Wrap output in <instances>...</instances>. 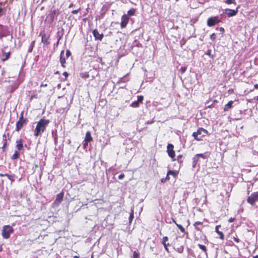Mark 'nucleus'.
<instances>
[{
	"label": "nucleus",
	"instance_id": "obj_32",
	"mask_svg": "<svg viewBox=\"0 0 258 258\" xmlns=\"http://www.w3.org/2000/svg\"><path fill=\"white\" fill-rule=\"evenodd\" d=\"M168 240V237L167 236H164L162 239L161 243L162 244H167V241Z\"/></svg>",
	"mask_w": 258,
	"mask_h": 258
},
{
	"label": "nucleus",
	"instance_id": "obj_58",
	"mask_svg": "<svg viewBox=\"0 0 258 258\" xmlns=\"http://www.w3.org/2000/svg\"><path fill=\"white\" fill-rule=\"evenodd\" d=\"M219 231H220L219 230V229H218V228L215 227V232L217 233Z\"/></svg>",
	"mask_w": 258,
	"mask_h": 258
},
{
	"label": "nucleus",
	"instance_id": "obj_10",
	"mask_svg": "<svg viewBox=\"0 0 258 258\" xmlns=\"http://www.w3.org/2000/svg\"><path fill=\"white\" fill-rule=\"evenodd\" d=\"M239 6L238 5L235 10L226 9L225 10V14L228 17H231L236 16L238 12Z\"/></svg>",
	"mask_w": 258,
	"mask_h": 258
},
{
	"label": "nucleus",
	"instance_id": "obj_18",
	"mask_svg": "<svg viewBox=\"0 0 258 258\" xmlns=\"http://www.w3.org/2000/svg\"><path fill=\"white\" fill-rule=\"evenodd\" d=\"M16 148L17 150L21 151L24 148L23 140L22 139L17 140L16 141Z\"/></svg>",
	"mask_w": 258,
	"mask_h": 258
},
{
	"label": "nucleus",
	"instance_id": "obj_44",
	"mask_svg": "<svg viewBox=\"0 0 258 258\" xmlns=\"http://www.w3.org/2000/svg\"><path fill=\"white\" fill-rule=\"evenodd\" d=\"M10 176H11V175H9L7 173H6V174L0 173V177L7 176L9 178V177H10Z\"/></svg>",
	"mask_w": 258,
	"mask_h": 258
},
{
	"label": "nucleus",
	"instance_id": "obj_33",
	"mask_svg": "<svg viewBox=\"0 0 258 258\" xmlns=\"http://www.w3.org/2000/svg\"><path fill=\"white\" fill-rule=\"evenodd\" d=\"M134 217V211L132 210L129 216V221L131 223Z\"/></svg>",
	"mask_w": 258,
	"mask_h": 258
},
{
	"label": "nucleus",
	"instance_id": "obj_9",
	"mask_svg": "<svg viewBox=\"0 0 258 258\" xmlns=\"http://www.w3.org/2000/svg\"><path fill=\"white\" fill-rule=\"evenodd\" d=\"M130 17L127 15L123 14L121 17L120 27L121 29L125 28L129 22Z\"/></svg>",
	"mask_w": 258,
	"mask_h": 258
},
{
	"label": "nucleus",
	"instance_id": "obj_4",
	"mask_svg": "<svg viewBox=\"0 0 258 258\" xmlns=\"http://www.w3.org/2000/svg\"><path fill=\"white\" fill-rule=\"evenodd\" d=\"M27 123V119L24 118L23 112H22L19 120L16 122L15 131L19 132L23 127V126L26 125Z\"/></svg>",
	"mask_w": 258,
	"mask_h": 258
},
{
	"label": "nucleus",
	"instance_id": "obj_39",
	"mask_svg": "<svg viewBox=\"0 0 258 258\" xmlns=\"http://www.w3.org/2000/svg\"><path fill=\"white\" fill-rule=\"evenodd\" d=\"M15 175H11L10 177H9V179L11 180V183H13L15 181Z\"/></svg>",
	"mask_w": 258,
	"mask_h": 258
},
{
	"label": "nucleus",
	"instance_id": "obj_47",
	"mask_svg": "<svg viewBox=\"0 0 258 258\" xmlns=\"http://www.w3.org/2000/svg\"><path fill=\"white\" fill-rule=\"evenodd\" d=\"M235 220V218L231 217L229 219L228 222L229 223L233 222Z\"/></svg>",
	"mask_w": 258,
	"mask_h": 258
},
{
	"label": "nucleus",
	"instance_id": "obj_60",
	"mask_svg": "<svg viewBox=\"0 0 258 258\" xmlns=\"http://www.w3.org/2000/svg\"><path fill=\"white\" fill-rule=\"evenodd\" d=\"M84 77H86V78H88L89 77V75L88 74H87L86 75H85Z\"/></svg>",
	"mask_w": 258,
	"mask_h": 258
},
{
	"label": "nucleus",
	"instance_id": "obj_49",
	"mask_svg": "<svg viewBox=\"0 0 258 258\" xmlns=\"http://www.w3.org/2000/svg\"><path fill=\"white\" fill-rule=\"evenodd\" d=\"M61 36H59V37L57 39V41L56 43V46H58V45L59 44V42L60 40L61 39Z\"/></svg>",
	"mask_w": 258,
	"mask_h": 258
},
{
	"label": "nucleus",
	"instance_id": "obj_46",
	"mask_svg": "<svg viewBox=\"0 0 258 258\" xmlns=\"http://www.w3.org/2000/svg\"><path fill=\"white\" fill-rule=\"evenodd\" d=\"M89 142H87V141H84V143H83V148L84 149H85L87 148V147L88 146V143Z\"/></svg>",
	"mask_w": 258,
	"mask_h": 258
},
{
	"label": "nucleus",
	"instance_id": "obj_11",
	"mask_svg": "<svg viewBox=\"0 0 258 258\" xmlns=\"http://www.w3.org/2000/svg\"><path fill=\"white\" fill-rule=\"evenodd\" d=\"M205 159L206 156L204 154H197L192 158V166L195 167L199 161L200 158Z\"/></svg>",
	"mask_w": 258,
	"mask_h": 258
},
{
	"label": "nucleus",
	"instance_id": "obj_14",
	"mask_svg": "<svg viewBox=\"0 0 258 258\" xmlns=\"http://www.w3.org/2000/svg\"><path fill=\"white\" fill-rule=\"evenodd\" d=\"M8 34L7 27L0 24V38L6 37Z\"/></svg>",
	"mask_w": 258,
	"mask_h": 258
},
{
	"label": "nucleus",
	"instance_id": "obj_57",
	"mask_svg": "<svg viewBox=\"0 0 258 258\" xmlns=\"http://www.w3.org/2000/svg\"><path fill=\"white\" fill-rule=\"evenodd\" d=\"M254 88L255 89H258V84H255L254 85Z\"/></svg>",
	"mask_w": 258,
	"mask_h": 258
},
{
	"label": "nucleus",
	"instance_id": "obj_64",
	"mask_svg": "<svg viewBox=\"0 0 258 258\" xmlns=\"http://www.w3.org/2000/svg\"><path fill=\"white\" fill-rule=\"evenodd\" d=\"M74 258H79L78 256L75 255L74 256Z\"/></svg>",
	"mask_w": 258,
	"mask_h": 258
},
{
	"label": "nucleus",
	"instance_id": "obj_37",
	"mask_svg": "<svg viewBox=\"0 0 258 258\" xmlns=\"http://www.w3.org/2000/svg\"><path fill=\"white\" fill-rule=\"evenodd\" d=\"M163 245H164L165 250L167 252H169V250L168 246L170 245V244L169 243H167V244H163Z\"/></svg>",
	"mask_w": 258,
	"mask_h": 258
},
{
	"label": "nucleus",
	"instance_id": "obj_24",
	"mask_svg": "<svg viewBox=\"0 0 258 258\" xmlns=\"http://www.w3.org/2000/svg\"><path fill=\"white\" fill-rule=\"evenodd\" d=\"M20 151H18V150H16L14 153V154L12 156V157H11V159L12 160H16V159H17L19 158L20 157Z\"/></svg>",
	"mask_w": 258,
	"mask_h": 258
},
{
	"label": "nucleus",
	"instance_id": "obj_15",
	"mask_svg": "<svg viewBox=\"0 0 258 258\" xmlns=\"http://www.w3.org/2000/svg\"><path fill=\"white\" fill-rule=\"evenodd\" d=\"M92 33L95 40L101 41L104 37L103 34H100L97 29L94 30Z\"/></svg>",
	"mask_w": 258,
	"mask_h": 258
},
{
	"label": "nucleus",
	"instance_id": "obj_23",
	"mask_svg": "<svg viewBox=\"0 0 258 258\" xmlns=\"http://www.w3.org/2000/svg\"><path fill=\"white\" fill-rule=\"evenodd\" d=\"M93 141V138L91 136L90 131H87L86 133L84 141L91 142Z\"/></svg>",
	"mask_w": 258,
	"mask_h": 258
},
{
	"label": "nucleus",
	"instance_id": "obj_26",
	"mask_svg": "<svg viewBox=\"0 0 258 258\" xmlns=\"http://www.w3.org/2000/svg\"><path fill=\"white\" fill-rule=\"evenodd\" d=\"M136 10L134 8H132L130 10L127 11V16L130 17V16H134L136 13Z\"/></svg>",
	"mask_w": 258,
	"mask_h": 258
},
{
	"label": "nucleus",
	"instance_id": "obj_38",
	"mask_svg": "<svg viewBox=\"0 0 258 258\" xmlns=\"http://www.w3.org/2000/svg\"><path fill=\"white\" fill-rule=\"evenodd\" d=\"M216 35L215 34V33H212L211 35H210V38L212 40V41H215V39H216Z\"/></svg>",
	"mask_w": 258,
	"mask_h": 258
},
{
	"label": "nucleus",
	"instance_id": "obj_48",
	"mask_svg": "<svg viewBox=\"0 0 258 258\" xmlns=\"http://www.w3.org/2000/svg\"><path fill=\"white\" fill-rule=\"evenodd\" d=\"M124 177V174H120L119 176H118V178L119 179H122V178H123Z\"/></svg>",
	"mask_w": 258,
	"mask_h": 258
},
{
	"label": "nucleus",
	"instance_id": "obj_43",
	"mask_svg": "<svg viewBox=\"0 0 258 258\" xmlns=\"http://www.w3.org/2000/svg\"><path fill=\"white\" fill-rule=\"evenodd\" d=\"M71 55V52L70 50H67L66 51V57L68 58Z\"/></svg>",
	"mask_w": 258,
	"mask_h": 258
},
{
	"label": "nucleus",
	"instance_id": "obj_30",
	"mask_svg": "<svg viewBox=\"0 0 258 258\" xmlns=\"http://www.w3.org/2000/svg\"><path fill=\"white\" fill-rule=\"evenodd\" d=\"M132 258H140L139 252L134 251Z\"/></svg>",
	"mask_w": 258,
	"mask_h": 258
},
{
	"label": "nucleus",
	"instance_id": "obj_55",
	"mask_svg": "<svg viewBox=\"0 0 258 258\" xmlns=\"http://www.w3.org/2000/svg\"><path fill=\"white\" fill-rule=\"evenodd\" d=\"M228 92L229 93H233L234 92V90L233 89H229L228 90Z\"/></svg>",
	"mask_w": 258,
	"mask_h": 258
},
{
	"label": "nucleus",
	"instance_id": "obj_22",
	"mask_svg": "<svg viewBox=\"0 0 258 258\" xmlns=\"http://www.w3.org/2000/svg\"><path fill=\"white\" fill-rule=\"evenodd\" d=\"M203 222L201 221H197L193 224L196 230L202 231V228L199 227V225L203 226Z\"/></svg>",
	"mask_w": 258,
	"mask_h": 258
},
{
	"label": "nucleus",
	"instance_id": "obj_5",
	"mask_svg": "<svg viewBox=\"0 0 258 258\" xmlns=\"http://www.w3.org/2000/svg\"><path fill=\"white\" fill-rule=\"evenodd\" d=\"M247 202L251 206L255 205L256 202H258V191L251 193L247 198Z\"/></svg>",
	"mask_w": 258,
	"mask_h": 258
},
{
	"label": "nucleus",
	"instance_id": "obj_61",
	"mask_svg": "<svg viewBox=\"0 0 258 258\" xmlns=\"http://www.w3.org/2000/svg\"><path fill=\"white\" fill-rule=\"evenodd\" d=\"M73 6V4H72H72H71L69 5V8H71V7H72Z\"/></svg>",
	"mask_w": 258,
	"mask_h": 258
},
{
	"label": "nucleus",
	"instance_id": "obj_28",
	"mask_svg": "<svg viewBox=\"0 0 258 258\" xmlns=\"http://www.w3.org/2000/svg\"><path fill=\"white\" fill-rule=\"evenodd\" d=\"M182 157H183V155L182 154H179L177 156V158L176 159V160H177L179 163L182 164V163H183V160L182 159Z\"/></svg>",
	"mask_w": 258,
	"mask_h": 258
},
{
	"label": "nucleus",
	"instance_id": "obj_2",
	"mask_svg": "<svg viewBox=\"0 0 258 258\" xmlns=\"http://www.w3.org/2000/svg\"><path fill=\"white\" fill-rule=\"evenodd\" d=\"M208 134V132L203 127H200L197 132L192 133V137L198 141H201Z\"/></svg>",
	"mask_w": 258,
	"mask_h": 258
},
{
	"label": "nucleus",
	"instance_id": "obj_27",
	"mask_svg": "<svg viewBox=\"0 0 258 258\" xmlns=\"http://www.w3.org/2000/svg\"><path fill=\"white\" fill-rule=\"evenodd\" d=\"M199 247L207 255V249L205 245L201 244H198Z\"/></svg>",
	"mask_w": 258,
	"mask_h": 258
},
{
	"label": "nucleus",
	"instance_id": "obj_63",
	"mask_svg": "<svg viewBox=\"0 0 258 258\" xmlns=\"http://www.w3.org/2000/svg\"><path fill=\"white\" fill-rule=\"evenodd\" d=\"M253 258H258V255L253 256Z\"/></svg>",
	"mask_w": 258,
	"mask_h": 258
},
{
	"label": "nucleus",
	"instance_id": "obj_62",
	"mask_svg": "<svg viewBox=\"0 0 258 258\" xmlns=\"http://www.w3.org/2000/svg\"><path fill=\"white\" fill-rule=\"evenodd\" d=\"M55 74H59V71H56L55 73Z\"/></svg>",
	"mask_w": 258,
	"mask_h": 258
},
{
	"label": "nucleus",
	"instance_id": "obj_35",
	"mask_svg": "<svg viewBox=\"0 0 258 258\" xmlns=\"http://www.w3.org/2000/svg\"><path fill=\"white\" fill-rule=\"evenodd\" d=\"M7 146H8V143L7 142L4 143L3 146L2 148V151L3 152H5L6 151V148L7 147Z\"/></svg>",
	"mask_w": 258,
	"mask_h": 258
},
{
	"label": "nucleus",
	"instance_id": "obj_29",
	"mask_svg": "<svg viewBox=\"0 0 258 258\" xmlns=\"http://www.w3.org/2000/svg\"><path fill=\"white\" fill-rule=\"evenodd\" d=\"M225 3L227 5H230V4L236 5V2L235 0H226L225 1Z\"/></svg>",
	"mask_w": 258,
	"mask_h": 258
},
{
	"label": "nucleus",
	"instance_id": "obj_17",
	"mask_svg": "<svg viewBox=\"0 0 258 258\" xmlns=\"http://www.w3.org/2000/svg\"><path fill=\"white\" fill-rule=\"evenodd\" d=\"M63 192H61L60 193L57 194L56 195V199L54 201V203L57 205L59 204L63 200Z\"/></svg>",
	"mask_w": 258,
	"mask_h": 258
},
{
	"label": "nucleus",
	"instance_id": "obj_45",
	"mask_svg": "<svg viewBox=\"0 0 258 258\" xmlns=\"http://www.w3.org/2000/svg\"><path fill=\"white\" fill-rule=\"evenodd\" d=\"M10 176H11V175H9L7 173H6V174L0 173V177L7 176L9 178V177H10Z\"/></svg>",
	"mask_w": 258,
	"mask_h": 258
},
{
	"label": "nucleus",
	"instance_id": "obj_7",
	"mask_svg": "<svg viewBox=\"0 0 258 258\" xmlns=\"http://www.w3.org/2000/svg\"><path fill=\"white\" fill-rule=\"evenodd\" d=\"M59 14V11L58 9H54L50 11L47 16L46 19H48L50 23L53 22L55 18Z\"/></svg>",
	"mask_w": 258,
	"mask_h": 258
},
{
	"label": "nucleus",
	"instance_id": "obj_50",
	"mask_svg": "<svg viewBox=\"0 0 258 258\" xmlns=\"http://www.w3.org/2000/svg\"><path fill=\"white\" fill-rule=\"evenodd\" d=\"M169 175H170V174H168V173H167V175H166V176L165 178V180H166L167 181L170 180Z\"/></svg>",
	"mask_w": 258,
	"mask_h": 258
},
{
	"label": "nucleus",
	"instance_id": "obj_1",
	"mask_svg": "<svg viewBox=\"0 0 258 258\" xmlns=\"http://www.w3.org/2000/svg\"><path fill=\"white\" fill-rule=\"evenodd\" d=\"M49 123L48 119H46L43 118L40 119L37 122L36 128L34 131V136L38 137L43 133L46 128V126Z\"/></svg>",
	"mask_w": 258,
	"mask_h": 258
},
{
	"label": "nucleus",
	"instance_id": "obj_20",
	"mask_svg": "<svg viewBox=\"0 0 258 258\" xmlns=\"http://www.w3.org/2000/svg\"><path fill=\"white\" fill-rule=\"evenodd\" d=\"M233 101H229L226 104L224 105L223 110L227 111L229 109H231L233 107Z\"/></svg>",
	"mask_w": 258,
	"mask_h": 258
},
{
	"label": "nucleus",
	"instance_id": "obj_13",
	"mask_svg": "<svg viewBox=\"0 0 258 258\" xmlns=\"http://www.w3.org/2000/svg\"><path fill=\"white\" fill-rule=\"evenodd\" d=\"M144 100V97L142 95L138 96V100L137 101H135L132 103L130 106L134 108H136L139 107V103H142Z\"/></svg>",
	"mask_w": 258,
	"mask_h": 258
},
{
	"label": "nucleus",
	"instance_id": "obj_40",
	"mask_svg": "<svg viewBox=\"0 0 258 258\" xmlns=\"http://www.w3.org/2000/svg\"><path fill=\"white\" fill-rule=\"evenodd\" d=\"M187 68L186 67H181L180 69V71L181 72V73L182 74L183 73H185V72L186 71Z\"/></svg>",
	"mask_w": 258,
	"mask_h": 258
},
{
	"label": "nucleus",
	"instance_id": "obj_25",
	"mask_svg": "<svg viewBox=\"0 0 258 258\" xmlns=\"http://www.w3.org/2000/svg\"><path fill=\"white\" fill-rule=\"evenodd\" d=\"M168 174H170V175H172L174 178H176L178 174V171L169 170L168 171Z\"/></svg>",
	"mask_w": 258,
	"mask_h": 258
},
{
	"label": "nucleus",
	"instance_id": "obj_54",
	"mask_svg": "<svg viewBox=\"0 0 258 258\" xmlns=\"http://www.w3.org/2000/svg\"><path fill=\"white\" fill-rule=\"evenodd\" d=\"M219 30L222 33H224V32L225 31L224 28H223V27H220Z\"/></svg>",
	"mask_w": 258,
	"mask_h": 258
},
{
	"label": "nucleus",
	"instance_id": "obj_41",
	"mask_svg": "<svg viewBox=\"0 0 258 258\" xmlns=\"http://www.w3.org/2000/svg\"><path fill=\"white\" fill-rule=\"evenodd\" d=\"M81 11V8H79L77 10H73L72 12V13L73 14H77V13H78L80 11Z\"/></svg>",
	"mask_w": 258,
	"mask_h": 258
},
{
	"label": "nucleus",
	"instance_id": "obj_6",
	"mask_svg": "<svg viewBox=\"0 0 258 258\" xmlns=\"http://www.w3.org/2000/svg\"><path fill=\"white\" fill-rule=\"evenodd\" d=\"M167 153L172 161H176L175 153L174 150V146L172 144H168L167 146Z\"/></svg>",
	"mask_w": 258,
	"mask_h": 258
},
{
	"label": "nucleus",
	"instance_id": "obj_56",
	"mask_svg": "<svg viewBox=\"0 0 258 258\" xmlns=\"http://www.w3.org/2000/svg\"><path fill=\"white\" fill-rule=\"evenodd\" d=\"M206 54L210 56V55H211V50H208V51L206 53Z\"/></svg>",
	"mask_w": 258,
	"mask_h": 258
},
{
	"label": "nucleus",
	"instance_id": "obj_34",
	"mask_svg": "<svg viewBox=\"0 0 258 258\" xmlns=\"http://www.w3.org/2000/svg\"><path fill=\"white\" fill-rule=\"evenodd\" d=\"M217 234L220 236L219 238L220 239L222 240L224 239V235L222 231H220L217 233Z\"/></svg>",
	"mask_w": 258,
	"mask_h": 258
},
{
	"label": "nucleus",
	"instance_id": "obj_16",
	"mask_svg": "<svg viewBox=\"0 0 258 258\" xmlns=\"http://www.w3.org/2000/svg\"><path fill=\"white\" fill-rule=\"evenodd\" d=\"M64 50H62L61 51L60 54L59 61H60V62L61 67H63V68H66L65 64H66V59L67 58L64 56Z\"/></svg>",
	"mask_w": 258,
	"mask_h": 258
},
{
	"label": "nucleus",
	"instance_id": "obj_36",
	"mask_svg": "<svg viewBox=\"0 0 258 258\" xmlns=\"http://www.w3.org/2000/svg\"><path fill=\"white\" fill-rule=\"evenodd\" d=\"M232 239L234 241H235L236 243H239L240 242V239L238 238L237 235L235 236H233Z\"/></svg>",
	"mask_w": 258,
	"mask_h": 258
},
{
	"label": "nucleus",
	"instance_id": "obj_31",
	"mask_svg": "<svg viewBox=\"0 0 258 258\" xmlns=\"http://www.w3.org/2000/svg\"><path fill=\"white\" fill-rule=\"evenodd\" d=\"M35 41H33L31 43V45H30V46L29 48V50H28V52H31L32 51V50L33 49V47H34L35 46Z\"/></svg>",
	"mask_w": 258,
	"mask_h": 258
},
{
	"label": "nucleus",
	"instance_id": "obj_19",
	"mask_svg": "<svg viewBox=\"0 0 258 258\" xmlns=\"http://www.w3.org/2000/svg\"><path fill=\"white\" fill-rule=\"evenodd\" d=\"M10 56V52H2L1 54V59L3 61L7 60Z\"/></svg>",
	"mask_w": 258,
	"mask_h": 258
},
{
	"label": "nucleus",
	"instance_id": "obj_42",
	"mask_svg": "<svg viewBox=\"0 0 258 258\" xmlns=\"http://www.w3.org/2000/svg\"><path fill=\"white\" fill-rule=\"evenodd\" d=\"M3 142L4 143L7 142V136H6V135L5 134H4L3 135Z\"/></svg>",
	"mask_w": 258,
	"mask_h": 258
},
{
	"label": "nucleus",
	"instance_id": "obj_59",
	"mask_svg": "<svg viewBox=\"0 0 258 258\" xmlns=\"http://www.w3.org/2000/svg\"><path fill=\"white\" fill-rule=\"evenodd\" d=\"M215 227L218 228V229H219L220 227H221V225H217Z\"/></svg>",
	"mask_w": 258,
	"mask_h": 258
},
{
	"label": "nucleus",
	"instance_id": "obj_8",
	"mask_svg": "<svg viewBox=\"0 0 258 258\" xmlns=\"http://www.w3.org/2000/svg\"><path fill=\"white\" fill-rule=\"evenodd\" d=\"M220 22L221 20L219 19L218 16H214L209 18L207 20V24L209 27H212Z\"/></svg>",
	"mask_w": 258,
	"mask_h": 258
},
{
	"label": "nucleus",
	"instance_id": "obj_52",
	"mask_svg": "<svg viewBox=\"0 0 258 258\" xmlns=\"http://www.w3.org/2000/svg\"><path fill=\"white\" fill-rule=\"evenodd\" d=\"M47 84H43V83H42L40 85V87H47Z\"/></svg>",
	"mask_w": 258,
	"mask_h": 258
},
{
	"label": "nucleus",
	"instance_id": "obj_3",
	"mask_svg": "<svg viewBox=\"0 0 258 258\" xmlns=\"http://www.w3.org/2000/svg\"><path fill=\"white\" fill-rule=\"evenodd\" d=\"M14 231L13 228L9 225H5L3 226L2 230V235L4 239H9L11 234Z\"/></svg>",
	"mask_w": 258,
	"mask_h": 258
},
{
	"label": "nucleus",
	"instance_id": "obj_53",
	"mask_svg": "<svg viewBox=\"0 0 258 258\" xmlns=\"http://www.w3.org/2000/svg\"><path fill=\"white\" fill-rule=\"evenodd\" d=\"M166 181H167V180H165V178H162V179H161V182L162 183H164V182H165Z\"/></svg>",
	"mask_w": 258,
	"mask_h": 258
},
{
	"label": "nucleus",
	"instance_id": "obj_12",
	"mask_svg": "<svg viewBox=\"0 0 258 258\" xmlns=\"http://www.w3.org/2000/svg\"><path fill=\"white\" fill-rule=\"evenodd\" d=\"M39 35L41 36V42L48 45L50 42L48 41L49 35H47L44 31L41 32Z\"/></svg>",
	"mask_w": 258,
	"mask_h": 258
},
{
	"label": "nucleus",
	"instance_id": "obj_51",
	"mask_svg": "<svg viewBox=\"0 0 258 258\" xmlns=\"http://www.w3.org/2000/svg\"><path fill=\"white\" fill-rule=\"evenodd\" d=\"M63 75L65 76L66 78H67L69 76V74L67 72H64L63 73Z\"/></svg>",
	"mask_w": 258,
	"mask_h": 258
},
{
	"label": "nucleus",
	"instance_id": "obj_21",
	"mask_svg": "<svg viewBox=\"0 0 258 258\" xmlns=\"http://www.w3.org/2000/svg\"><path fill=\"white\" fill-rule=\"evenodd\" d=\"M172 220L173 222L176 225L182 233L185 232V228L181 225L178 224L174 219L172 218Z\"/></svg>",
	"mask_w": 258,
	"mask_h": 258
}]
</instances>
